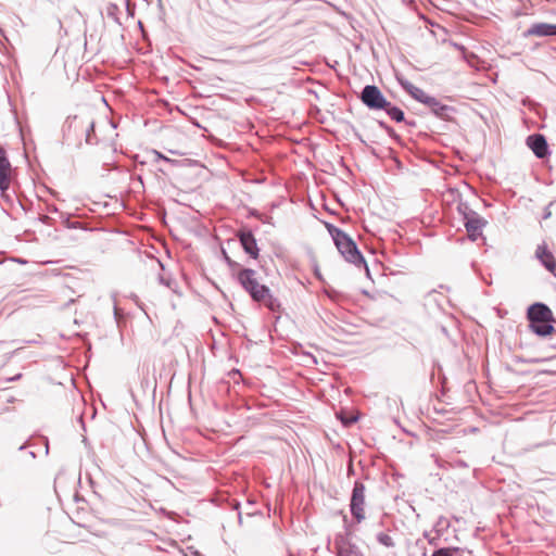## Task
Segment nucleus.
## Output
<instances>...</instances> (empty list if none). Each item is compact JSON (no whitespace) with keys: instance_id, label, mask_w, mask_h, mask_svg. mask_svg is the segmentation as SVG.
Listing matches in <instances>:
<instances>
[{"instance_id":"1","label":"nucleus","mask_w":556,"mask_h":556,"mask_svg":"<svg viewBox=\"0 0 556 556\" xmlns=\"http://www.w3.org/2000/svg\"><path fill=\"white\" fill-rule=\"evenodd\" d=\"M256 270L252 268L241 269L237 273L236 280L255 303H263L270 312L278 313L281 309L280 301L274 296L270 289L260 283Z\"/></svg>"},{"instance_id":"2","label":"nucleus","mask_w":556,"mask_h":556,"mask_svg":"<svg viewBox=\"0 0 556 556\" xmlns=\"http://www.w3.org/2000/svg\"><path fill=\"white\" fill-rule=\"evenodd\" d=\"M529 327L539 337H547L555 331V317L552 309L542 302L531 304L527 309Z\"/></svg>"},{"instance_id":"3","label":"nucleus","mask_w":556,"mask_h":556,"mask_svg":"<svg viewBox=\"0 0 556 556\" xmlns=\"http://www.w3.org/2000/svg\"><path fill=\"white\" fill-rule=\"evenodd\" d=\"M435 375L441 383V395H437V399L432 402V413H433V421L439 426H442L443 422L441 419L450 420V414L452 413V408H450V403L446 401L450 399L448 388H447V378L443 374L442 366L440 364H434L433 370L431 374V380L434 379Z\"/></svg>"},{"instance_id":"4","label":"nucleus","mask_w":556,"mask_h":556,"mask_svg":"<svg viewBox=\"0 0 556 556\" xmlns=\"http://www.w3.org/2000/svg\"><path fill=\"white\" fill-rule=\"evenodd\" d=\"M336 247L344 260L356 267L365 268L366 276L370 278V270L365 261V257L358 249L356 242L348 235L336 243Z\"/></svg>"},{"instance_id":"5","label":"nucleus","mask_w":556,"mask_h":556,"mask_svg":"<svg viewBox=\"0 0 556 556\" xmlns=\"http://www.w3.org/2000/svg\"><path fill=\"white\" fill-rule=\"evenodd\" d=\"M344 532H339L334 535V548L337 556H364L361 548L352 542V531L348 517L343 516Z\"/></svg>"},{"instance_id":"6","label":"nucleus","mask_w":556,"mask_h":556,"mask_svg":"<svg viewBox=\"0 0 556 556\" xmlns=\"http://www.w3.org/2000/svg\"><path fill=\"white\" fill-rule=\"evenodd\" d=\"M85 128V118L77 115H70L62 125V143L71 144L75 142L77 149L81 148L80 135Z\"/></svg>"},{"instance_id":"7","label":"nucleus","mask_w":556,"mask_h":556,"mask_svg":"<svg viewBox=\"0 0 556 556\" xmlns=\"http://www.w3.org/2000/svg\"><path fill=\"white\" fill-rule=\"evenodd\" d=\"M365 491L366 486L361 480H355L350 497V513L353 519L361 523L365 520Z\"/></svg>"},{"instance_id":"8","label":"nucleus","mask_w":556,"mask_h":556,"mask_svg":"<svg viewBox=\"0 0 556 556\" xmlns=\"http://www.w3.org/2000/svg\"><path fill=\"white\" fill-rule=\"evenodd\" d=\"M362 103L370 111H381L387 105V98L376 85H366L359 96Z\"/></svg>"},{"instance_id":"9","label":"nucleus","mask_w":556,"mask_h":556,"mask_svg":"<svg viewBox=\"0 0 556 556\" xmlns=\"http://www.w3.org/2000/svg\"><path fill=\"white\" fill-rule=\"evenodd\" d=\"M237 238L244 253L251 258L257 260L260 256V248L253 231L247 227L241 228L237 232Z\"/></svg>"},{"instance_id":"10","label":"nucleus","mask_w":556,"mask_h":556,"mask_svg":"<svg viewBox=\"0 0 556 556\" xmlns=\"http://www.w3.org/2000/svg\"><path fill=\"white\" fill-rule=\"evenodd\" d=\"M466 219L463 220L464 227L466 228L469 240L476 241L482 237V230L486 226L488 222L481 217L478 213H468Z\"/></svg>"},{"instance_id":"11","label":"nucleus","mask_w":556,"mask_h":556,"mask_svg":"<svg viewBox=\"0 0 556 556\" xmlns=\"http://www.w3.org/2000/svg\"><path fill=\"white\" fill-rule=\"evenodd\" d=\"M427 305L434 306L439 313L450 315L448 309L452 307V300L447 294L433 290L427 295Z\"/></svg>"},{"instance_id":"12","label":"nucleus","mask_w":556,"mask_h":556,"mask_svg":"<svg viewBox=\"0 0 556 556\" xmlns=\"http://www.w3.org/2000/svg\"><path fill=\"white\" fill-rule=\"evenodd\" d=\"M527 146L538 159H545L551 154L546 138L542 134L528 136Z\"/></svg>"},{"instance_id":"13","label":"nucleus","mask_w":556,"mask_h":556,"mask_svg":"<svg viewBox=\"0 0 556 556\" xmlns=\"http://www.w3.org/2000/svg\"><path fill=\"white\" fill-rule=\"evenodd\" d=\"M453 47H454V59H458V60L465 62L466 64H468V66H470L475 70H480V64L482 62L473 52L466 50V48L464 46L458 45L456 42L453 43Z\"/></svg>"},{"instance_id":"14","label":"nucleus","mask_w":556,"mask_h":556,"mask_svg":"<svg viewBox=\"0 0 556 556\" xmlns=\"http://www.w3.org/2000/svg\"><path fill=\"white\" fill-rule=\"evenodd\" d=\"M535 258L540 261L542 266L549 273L556 270V260L545 243L539 244L535 250Z\"/></svg>"},{"instance_id":"15","label":"nucleus","mask_w":556,"mask_h":556,"mask_svg":"<svg viewBox=\"0 0 556 556\" xmlns=\"http://www.w3.org/2000/svg\"><path fill=\"white\" fill-rule=\"evenodd\" d=\"M525 37H555L556 24L534 23L523 34Z\"/></svg>"},{"instance_id":"16","label":"nucleus","mask_w":556,"mask_h":556,"mask_svg":"<svg viewBox=\"0 0 556 556\" xmlns=\"http://www.w3.org/2000/svg\"><path fill=\"white\" fill-rule=\"evenodd\" d=\"M11 163L9 161L7 151L0 146V189H4L10 178Z\"/></svg>"},{"instance_id":"17","label":"nucleus","mask_w":556,"mask_h":556,"mask_svg":"<svg viewBox=\"0 0 556 556\" xmlns=\"http://www.w3.org/2000/svg\"><path fill=\"white\" fill-rule=\"evenodd\" d=\"M435 104H428L427 108L439 118L444 121L452 119V106L442 103L439 99L434 97Z\"/></svg>"},{"instance_id":"18","label":"nucleus","mask_w":556,"mask_h":556,"mask_svg":"<svg viewBox=\"0 0 556 556\" xmlns=\"http://www.w3.org/2000/svg\"><path fill=\"white\" fill-rule=\"evenodd\" d=\"M429 435L433 442L443 445L450 441V426L445 428L433 427L430 429Z\"/></svg>"},{"instance_id":"19","label":"nucleus","mask_w":556,"mask_h":556,"mask_svg":"<svg viewBox=\"0 0 556 556\" xmlns=\"http://www.w3.org/2000/svg\"><path fill=\"white\" fill-rule=\"evenodd\" d=\"M381 111H384L386 114L395 123H402L403 121H405L404 111L400 106L391 103L390 101H387V105H384V108Z\"/></svg>"},{"instance_id":"20","label":"nucleus","mask_w":556,"mask_h":556,"mask_svg":"<svg viewBox=\"0 0 556 556\" xmlns=\"http://www.w3.org/2000/svg\"><path fill=\"white\" fill-rule=\"evenodd\" d=\"M85 134V142L89 146H96L99 142V139L96 134V123L93 119H85V128L83 130Z\"/></svg>"},{"instance_id":"21","label":"nucleus","mask_w":556,"mask_h":556,"mask_svg":"<svg viewBox=\"0 0 556 556\" xmlns=\"http://www.w3.org/2000/svg\"><path fill=\"white\" fill-rule=\"evenodd\" d=\"M408 94L415 99L416 101L425 104H435L434 97L427 94L421 88L415 86L412 90H409Z\"/></svg>"},{"instance_id":"22","label":"nucleus","mask_w":556,"mask_h":556,"mask_svg":"<svg viewBox=\"0 0 556 556\" xmlns=\"http://www.w3.org/2000/svg\"><path fill=\"white\" fill-rule=\"evenodd\" d=\"M458 200H460V192L457 188L454 187V202ZM457 211L463 216V220L466 219L467 215H469L468 213H477L476 211L471 210L467 203L462 201L458 202Z\"/></svg>"},{"instance_id":"23","label":"nucleus","mask_w":556,"mask_h":556,"mask_svg":"<svg viewBox=\"0 0 556 556\" xmlns=\"http://www.w3.org/2000/svg\"><path fill=\"white\" fill-rule=\"evenodd\" d=\"M337 417L344 427H351L358 420L357 416H354L343 409L337 413Z\"/></svg>"},{"instance_id":"24","label":"nucleus","mask_w":556,"mask_h":556,"mask_svg":"<svg viewBox=\"0 0 556 556\" xmlns=\"http://www.w3.org/2000/svg\"><path fill=\"white\" fill-rule=\"evenodd\" d=\"M326 227H327V230L329 232V235L331 236L334 244L340 241L341 239H343L345 236H348V233L345 231H343L342 229H340L339 227L334 226L333 224H326Z\"/></svg>"},{"instance_id":"25","label":"nucleus","mask_w":556,"mask_h":556,"mask_svg":"<svg viewBox=\"0 0 556 556\" xmlns=\"http://www.w3.org/2000/svg\"><path fill=\"white\" fill-rule=\"evenodd\" d=\"M326 227H327V230L329 232V235L331 236L334 244L340 241L341 239H343L345 236H348V233L345 231H343L342 229H340L339 227L334 226L333 224H326Z\"/></svg>"},{"instance_id":"26","label":"nucleus","mask_w":556,"mask_h":556,"mask_svg":"<svg viewBox=\"0 0 556 556\" xmlns=\"http://www.w3.org/2000/svg\"><path fill=\"white\" fill-rule=\"evenodd\" d=\"M451 526V521L447 518L441 517L438 522L434 525V531L437 532L438 536H441L444 531L448 529Z\"/></svg>"},{"instance_id":"27","label":"nucleus","mask_w":556,"mask_h":556,"mask_svg":"<svg viewBox=\"0 0 556 556\" xmlns=\"http://www.w3.org/2000/svg\"><path fill=\"white\" fill-rule=\"evenodd\" d=\"M376 540L379 544L386 547H393L395 545L393 539L386 532L377 533Z\"/></svg>"},{"instance_id":"28","label":"nucleus","mask_w":556,"mask_h":556,"mask_svg":"<svg viewBox=\"0 0 556 556\" xmlns=\"http://www.w3.org/2000/svg\"><path fill=\"white\" fill-rule=\"evenodd\" d=\"M106 14L109 17L113 18L115 23L118 25H122L118 14H119V7L115 3H109L106 7Z\"/></svg>"},{"instance_id":"29","label":"nucleus","mask_w":556,"mask_h":556,"mask_svg":"<svg viewBox=\"0 0 556 556\" xmlns=\"http://www.w3.org/2000/svg\"><path fill=\"white\" fill-rule=\"evenodd\" d=\"M10 188V178H8V182L4 189H0L1 192V199L3 202H5L8 205L13 204V197L8 192Z\"/></svg>"},{"instance_id":"30","label":"nucleus","mask_w":556,"mask_h":556,"mask_svg":"<svg viewBox=\"0 0 556 556\" xmlns=\"http://www.w3.org/2000/svg\"><path fill=\"white\" fill-rule=\"evenodd\" d=\"M432 457H434L435 464L440 469L448 470L450 462L447 459H444L440 453H433Z\"/></svg>"},{"instance_id":"31","label":"nucleus","mask_w":556,"mask_h":556,"mask_svg":"<svg viewBox=\"0 0 556 556\" xmlns=\"http://www.w3.org/2000/svg\"><path fill=\"white\" fill-rule=\"evenodd\" d=\"M230 273H231V276L236 279V275L237 273H240L241 269H244L245 267H242L241 264H239L238 262L231 260L228 264H227Z\"/></svg>"},{"instance_id":"32","label":"nucleus","mask_w":556,"mask_h":556,"mask_svg":"<svg viewBox=\"0 0 556 556\" xmlns=\"http://www.w3.org/2000/svg\"><path fill=\"white\" fill-rule=\"evenodd\" d=\"M431 556H452V547H442L433 552Z\"/></svg>"},{"instance_id":"33","label":"nucleus","mask_w":556,"mask_h":556,"mask_svg":"<svg viewBox=\"0 0 556 556\" xmlns=\"http://www.w3.org/2000/svg\"><path fill=\"white\" fill-rule=\"evenodd\" d=\"M126 12L129 17H134L136 13V4L130 0H125Z\"/></svg>"},{"instance_id":"34","label":"nucleus","mask_w":556,"mask_h":556,"mask_svg":"<svg viewBox=\"0 0 556 556\" xmlns=\"http://www.w3.org/2000/svg\"><path fill=\"white\" fill-rule=\"evenodd\" d=\"M397 80H399L400 86H401V87H402V88H403L407 93L409 92V90H412V89L415 87V85H414V84H412L410 81H408V80H407V79H405V78H399Z\"/></svg>"},{"instance_id":"35","label":"nucleus","mask_w":556,"mask_h":556,"mask_svg":"<svg viewBox=\"0 0 556 556\" xmlns=\"http://www.w3.org/2000/svg\"><path fill=\"white\" fill-rule=\"evenodd\" d=\"M468 430L470 432H475L477 431V428L475 427H469ZM466 434L467 433V428H462V429H458V426L454 424V434Z\"/></svg>"},{"instance_id":"36","label":"nucleus","mask_w":556,"mask_h":556,"mask_svg":"<svg viewBox=\"0 0 556 556\" xmlns=\"http://www.w3.org/2000/svg\"><path fill=\"white\" fill-rule=\"evenodd\" d=\"M49 302H50V300H48V299H47V296H45V295H39V296H36V298L34 299L33 304H34V305H37V306H40V305H43V304L49 303Z\"/></svg>"},{"instance_id":"37","label":"nucleus","mask_w":556,"mask_h":556,"mask_svg":"<svg viewBox=\"0 0 556 556\" xmlns=\"http://www.w3.org/2000/svg\"><path fill=\"white\" fill-rule=\"evenodd\" d=\"M326 293L332 300H337V299H339V296H341V293L333 288L327 289Z\"/></svg>"},{"instance_id":"38","label":"nucleus","mask_w":556,"mask_h":556,"mask_svg":"<svg viewBox=\"0 0 556 556\" xmlns=\"http://www.w3.org/2000/svg\"><path fill=\"white\" fill-rule=\"evenodd\" d=\"M64 225H65V227H66V228H68V229H77V228L79 227V223H77V222H72V220H70V218H67V217L64 219Z\"/></svg>"},{"instance_id":"39","label":"nucleus","mask_w":556,"mask_h":556,"mask_svg":"<svg viewBox=\"0 0 556 556\" xmlns=\"http://www.w3.org/2000/svg\"><path fill=\"white\" fill-rule=\"evenodd\" d=\"M386 131L392 139H394L395 141H400V136L391 126H389V128H387Z\"/></svg>"},{"instance_id":"40","label":"nucleus","mask_w":556,"mask_h":556,"mask_svg":"<svg viewBox=\"0 0 556 556\" xmlns=\"http://www.w3.org/2000/svg\"><path fill=\"white\" fill-rule=\"evenodd\" d=\"M159 280H160V282H161L162 285H165L166 287L172 288L173 279H170V278H165L164 276H162V275H161V276L159 277Z\"/></svg>"},{"instance_id":"41","label":"nucleus","mask_w":556,"mask_h":556,"mask_svg":"<svg viewBox=\"0 0 556 556\" xmlns=\"http://www.w3.org/2000/svg\"><path fill=\"white\" fill-rule=\"evenodd\" d=\"M38 220L41 222L42 224L50 225L52 222V218L48 215H39Z\"/></svg>"},{"instance_id":"42","label":"nucleus","mask_w":556,"mask_h":556,"mask_svg":"<svg viewBox=\"0 0 556 556\" xmlns=\"http://www.w3.org/2000/svg\"><path fill=\"white\" fill-rule=\"evenodd\" d=\"M239 508H240V503L239 502H235L233 503V509L238 511V514H237L238 515V522H239V525H241L242 523V515H241V511L239 510Z\"/></svg>"},{"instance_id":"43","label":"nucleus","mask_w":556,"mask_h":556,"mask_svg":"<svg viewBox=\"0 0 556 556\" xmlns=\"http://www.w3.org/2000/svg\"><path fill=\"white\" fill-rule=\"evenodd\" d=\"M35 444L31 443V440L28 439L25 443H23L20 447H18V451H24L26 447H34Z\"/></svg>"},{"instance_id":"44","label":"nucleus","mask_w":556,"mask_h":556,"mask_svg":"<svg viewBox=\"0 0 556 556\" xmlns=\"http://www.w3.org/2000/svg\"><path fill=\"white\" fill-rule=\"evenodd\" d=\"M40 439L42 440V444L45 446V454L48 455L49 454V440L47 437H40Z\"/></svg>"},{"instance_id":"45","label":"nucleus","mask_w":556,"mask_h":556,"mask_svg":"<svg viewBox=\"0 0 556 556\" xmlns=\"http://www.w3.org/2000/svg\"><path fill=\"white\" fill-rule=\"evenodd\" d=\"M222 257L226 264H228L232 260L225 249H222Z\"/></svg>"},{"instance_id":"46","label":"nucleus","mask_w":556,"mask_h":556,"mask_svg":"<svg viewBox=\"0 0 556 556\" xmlns=\"http://www.w3.org/2000/svg\"><path fill=\"white\" fill-rule=\"evenodd\" d=\"M377 123H378L379 127H380L381 129H383V130H386V129H387V128H389V126H390L388 123H386V122H384V121H382V119L377 121Z\"/></svg>"},{"instance_id":"47","label":"nucleus","mask_w":556,"mask_h":556,"mask_svg":"<svg viewBox=\"0 0 556 556\" xmlns=\"http://www.w3.org/2000/svg\"><path fill=\"white\" fill-rule=\"evenodd\" d=\"M402 123H405L408 127H415L417 125L415 119H406L405 118V121H403Z\"/></svg>"},{"instance_id":"48","label":"nucleus","mask_w":556,"mask_h":556,"mask_svg":"<svg viewBox=\"0 0 556 556\" xmlns=\"http://www.w3.org/2000/svg\"><path fill=\"white\" fill-rule=\"evenodd\" d=\"M453 552H454V556H464L465 555V552L464 551H460L459 548L457 547H454L453 548Z\"/></svg>"},{"instance_id":"49","label":"nucleus","mask_w":556,"mask_h":556,"mask_svg":"<svg viewBox=\"0 0 556 556\" xmlns=\"http://www.w3.org/2000/svg\"><path fill=\"white\" fill-rule=\"evenodd\" d=\"M455 466H459V467L466 468L467 464L465 462H463V460H455L454 459V467Z\"/></svg>"},{"instance_id":"50","label":"nucleus","mask_w":556,"mask_h":556,"mask_svg":"<svg viewBox=\"0 0 556 556\" xmlns=\"http://www.w3.org/2000/svg\"><path fill=\"white\" fill-rule=\"evenodd\" d=\"M155 153H156L159 159L164 160L166 162H172L170 159H168L167 156L163 155L162 153H160V152H155Z\"/></svg>"},{"instance_id":"51","label":"nucleus","mask_w":556,"mask_h":556,"mask_svg":"<svg viewBox=\"0 0 556 556\" xmlns=\"http://www.w3.org/2000/svg\"><path fill=\"white\" fill-rule=\"evenodd\" d=\"M315 276H316V278H317L318 280L324 281V278H323V276H321L320 271L318 270V268H316V269H315Z\"/></svg>"},{"instance_id":"52","label":"nucleus","mask_w":556,"mask_h":556,"mask_svg":"<svg viewBox=\"0 0 556 556\" xmlns=\"http://www.w3.org/2000/svg\"><path fill=\"white\" fill-rule=\"evenodd\" d=\"M348 475H349V476L354 475L353 464H350V466H349V468H348Z\"/></svg>"},{"instance_id":"53","label":"nucleus","mask_w":556,"mask_h":556,"mask_svg":"<svg viewBox=\"0 0 556 556\" xmlns=\"http://www.w3.org/2000/svg\"><path fill=\"white\" fill-rule=\"evenodd\" d=\"M21 377H22V374H17L14 377L10 378L9 381H16V380L21 379Z\"/></svg>"},{"instance_id":"54","label":"nucleus","mask_w":556,"mask_h":556,"mask_svg":"<svg viewBox=\"0 0 556 556\" xmlns=\"http://www.w3.org/2000/svg\"><path fill=\"white\" fill-rule=\"evenodd\" d=\"M135 179H136L137 181H139V182L141 184V186H143V179H142V176H141V175H137V176L135 177Z\"/></svg>"},{"instance_id":"55","label":"nucleus","mask_w":556,"mask_h":556,"mask_svg":"<svg viewBox=\"0 0 556 556\" xmlns=\"http://www.w3.org/2000/svg\"><path fill=\"white\" fill-rule=\"evenodd\" d=\"M441 330L446 337H448V330L445 326H442Z\"/></svg>"},{"instance_id":"56","label":"nucleus","mask_w":556,"mask_h":556,"mask_svg":"<svg viewBox=\"0 0 556 556\" xmlns=\"http://www.w3.org/2000/svg\"><path fill=\"white\" fill-rule=\"evenodd\" d=\"M354 135L359 141L364 142L362 136L357 131H355Z\"/></svg>"},{"instance_id":"57","label":"nucleus","mask_w":556,"mask_h":556,"mask_svg":"<svg viewBox=\"0 0 556 556\" xmlns=\"http://www.w3.org/2000/svg\"><path fill=\"white\" fill-rule=\"evenodd\" d=\"M76 300L75 299H71L65 305L64 307H68L71 304H73Z\"/></svg>"},{"instance_id":"58","label":"nucleus","mask_w":556,"mask_h":556,"mask_svg":"<svg viewBox=\"0 0 556 556\" xmlns=\"http://www.w3.org/2000/svg\"><path fill=\"white\" fill-rule=\"evenodd\" d=\"M230 375H240V370L239 369H232Z\"/></svg>"},{"instance_id":"59","label":"nucleus","mask_w":556,"mask_h":556,"mask_svg":"<svg viewBox=\"0 0 556 556\" xmlns=\"http://www.w3.org/2000/svg\"><path fill=\"white\" fill-rule=\"evenodd\" d=\"M437 477H439V480H443L444 473L435 472Z\"/></svg>"},{"instance_id":"60","label":"nucleus","mask_w":556,"mask_h":556,"mask_svg":"<svg viewBox=\"0 0 556 556\" xmlns=\"http://www.w3.org/2000/svg\"><path fill=\"white\" fill-rule=\"evenodd\" d=\"M49 211L50 212H58V208H56L55 205H52V206L49 207Z\"/></svg>"},{"instance_id":"61","label":"nucleus","mask_w":556,"mask_h":556,"mask_svg":"<svg viewBox=\"0 0 556 556\" xmlns=\"http://www.w3.org/2000/svg\"><path fill=\"white\" fill-rule=\"evenodd\" d=\"M138 26H139V28L141 29V31H143V30H144V28H143V23H142L141 21H138Z\"/></svg>"},{"instance_id":"62","label":"nucleus","mask_w":556,"mask_h":556,"mask_svg":"<svg viewBox=\"0 0 556 556\" xmlns=\"http://www.w3.org/2000/svg\"><path fill=\"white\" fill-rule=\"evenodd\" d=\"M29 456H30L33 459H35V458L37 457V456H36V453H35L34 451H30V452H29Z\"/></svg>"},{"instance_id":"63","label":"nucleus","mask_w":556,"mask_h":556,"mask_svg":"<svg viewBox=\"0 0 556 556\" xmlns=\"http://www.w3.org/2000/svg\"><path fill=\"white\" fill-rule=\"evenodd\" d=\"M194 555H195V556H201V554H200L198 551H197V552H194Z\"/></svg>"},{"instance_id":"64","label":"nucleus","mask_w":556,"mask_h":556,"mask_svg":"<svg viewBox=\"0 0 556 556\" xmlns=\"http://www.w3.org/2000/svg\"><path fill=\"white\" fill-rule=\"evenodd\" d=\"M466 555H467V556H471V553H470V552H467V553H466Z\"/></svg>"}]
</instances>
